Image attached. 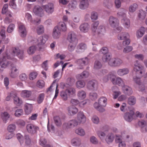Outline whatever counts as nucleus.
<instances>
[{
	"instance_id": "obj_1",
	"label": "nucleus",
	"mask_w": 147,
	"mask_h": 147,
	"mask_svg": "<svg viewBox=\"0 0 147 147\" xmlns=\"http://www.w3.org/2000/svg\"><path fill=\"white\" fill-rule=\"evenodd\" d=\"M12 53L10 55L6 54L3 56L2 61L3 62L1 66V67L5 68L10 63V62L7 60V59H11L13 57L16 55L20 59H22L24 57V51L20 50L18 47L13 48L12 49Z\"/></svg>"
},
{
	"instance_id": "obj_2",
	"label": "nucleus",
	"mask_w": 147,
	"mask_h": 147,
	"mask_svg": "<svg viewBox=\"0 0 147 147\" xmlns=\"http://www.w3.org/2000/svg\"><path fill=\"white\" fill-rule=\"evenodd\" d=\"M133 70L136 73V76L134 77V78H140L144 74L145 72L144 67L140 63L138 62V61H136L134 62L133 66Z\"/></svg>"
},
{
	"instance_id": "obj_3",
	"label": "nucleus",
	"mask_w": 147,
	"mask_h": 147,
	"mask_svg": "<svg viewBox=\"0 0 147 147\" xmlns=\"http://www.w3.org/2000/svg\"><path fill=\"white\" fill-rule=\"evenodd\" d=\"M113 76L111 74H109L107 76H105L103 78V81L106 82L110 79H111V81L114 84H117L119 86H121L122 87L124 85V82L122 79L119 77H117L115 78H113Z\"/></svg>"
},
{
	"instance_id": "obj_4",
	"label": "nucleus",
	"mask_w": 147,
	"mask_h": 147,
	"mask_svg": "<svg viewBox=\"0 0 147 147\" xmlns=\"http://www.w3.org/2000/svg\"><path fill=\"white\" fill-rule=\"evenodd\" d=\"M109 65L111 67H116L120 66L123 63L122 60L117 58H111L108 60Z\"/></svg>"
},
{
	"instance_id": "obj_5",
	"label": "nucleus",
	"mask_w": 147,
	"mask_h": 147,
	"mask_svg": "<svg viewBox=\"0 0 147 147\" xmlns=\"http://www.w3.org/2000/svg\"><path fill=\"white\" fill-rule=\"evenodd\" d=\"M78 124V123L76 120L72 119L69 121L67 123H64L63 125V127L65 129L73 128L77 126Z\"/></svg>"
},
{
	"instance_id": "obj_6",
	"label": "nucleus",
	"mask_w": 147,
	"mask_h": 147,
	"mask_svg": "<svg viewBox=\"0 0 147 147\" xmlns=\"http://www.w3.org/2000/svg\"><path fill=\"white\" fill-rule=\"evenodd\" d=\"M78 66V68L83 69L84 67L89 63L88 59L87 57L79 59L75 61Z\"/></svg>"
},
{
	"instance_id": "obj_7",
	"label": "nucleus",
	"mask_w": 147,
	"mask_h": 147,
	"mask_svg": "<svg viewBox=\"0 0 147 147\" xmlns=\"http://www.w3.org/2000/svg\"><path fill=\"white\" fill-rule=\"evenodd\" d=\"M26 129L28 133L34 134L37 133L39 128L38 126L35 124L30 123L27 125Z\"/></svg>"
},
{
	"instance_id": "obj_8",
	"label": "nucleus",
	"mask_w": 147,
	"mask_h": 147,
	"mask_svg": "<svg viewBox=\"0 0 147 147\" xmlns=\"http://www.w3.org/2000/svg\"><path fill=\"white\" fill-rule=\"evenodd\" d=\"M134 81L138 85V90L142 92H146V88L144 85L145 82H142L141 81L140 78H134Z\"/></svg>"
},
{
	"instance_id": "obj_9",
	"label": "nucleus",
	"mask_w": 147,
	"mask_h": 147,
	"mask_svg": "<svg viewBox=\"0 0 147 147\" xmlns=\"http://www.w3.org/2000/svg\"><path fill=\"white\" fill-rule=\"evenodd\" d=\"M100 52L102 53L103 54L102 58V61L104 62H107L110 58V55L107 53L108 52V48L104 47L100 49Z\"/></svg>"
},
{
	"instance_id": "obj_10",
	"label": "nucleus",
	"mask_w": 147,
	"mask_h": 147,
	"mask_svg": "<svg viewBox=\"0 0 147 147\" xmlns=\"http://www.w3.org/2000/svg\"><path fill=\"white\" fill-rule=\"evenodd\" d=\"M109 25L112 28H114L119 24V20L113 16H110L109 19Z\"/></svg>"
},
{
	"instance_id": "obj_11",
	"label": "nucleus",
	"mask_w": 147,
	"mask_h": 147,
	"mask_svg": "<svg viewBox=\"0 0 147 147\" xmlns=\"http://www.w3.org/2000/svg\"><path fill=\"white\" fill-rule=\"evenodd\" d=\"M98 84L97 82L95 80L89 81L87 85V88L90 90H96L98 88Z\"/></svg>"
},
{
	"instance_id": "obj_12",
	"label": "nucleus",
	"mask_w": 147,
	"mask_h": 147,
	"mask_svg": "<svg viewBox=\"0 0 147 147\" xmlns=\"http://www.w3.org/2000/svg\"><path fill=\"white\" fill-rule=\"evenodd\" d=\"M18 27L20 36L22 37H25L26 35L27 31L24 25L22 23H19Z\"/></svg>"
},
{
	"instance_id": "obj_13",
	"label": "nucleus",
	"mask_w": 147,
	"mask_h": 147,
	"mask_svg": "<svg viewBox=\"0 0 147 147\" xmlns=\"http://www.w3.org/2000/svg\"><path fill=\"white\" fill-rule=\"evenodd\" d=\"M67 39L70 43H77V36L73 32L71 31L68 33Z\"/></svg>"
},
{
	"instance_id": "obj_14",
	"label": "nucleus",
	"mask_w": 147,
	"mask_h": 147,
	"mask_svg": "<svg viewBox=\"0 0 147 147\" xmlns=\"http://www.w3.org/2000/svg\"><path fill=\"white\" fill-rule=\"evenodd\" d=\"M67 114L70 116L76 114L78 111L77 108L74 106H70L67 108Z\"/></svg>"
},
{
	"instance_id": "obj_15",
	"label": "nucleus",
	"mask_w": 147,
	"mask_h": 147,
	"mask_svg": "<svg viewBox=\"0 0 147 147\" xmlns=\"http://www.w3.org/2000/svg\"><path fill=\"white\" fill-rule=\"evenodd\" d=\"M77 121L79 124L84 123L86 121V117L82 112H79L77 115Z\"/></svg>"
},
{
	"instance_id": "obj_16",
	"label": "nucleus",
	"mask_w": 147,
	"mask_h": 147,
	"mask_svg": "<svg viewBox=\"0 0 147 147\" xmlns=\"http://www.w3.org/2000/svg\"><path fill=\"white\" fill-rule=\"evenodd\" d=\"M33 11L35 14L40 17L42 16L43 15L42 8L38 5H36L34 7Z\"/></svg>"
},
{
	"instance_id": "obj_17",
	"label": "nucleus",
	"mask_w": 147,
	"mask_h": 147,
	"mask_svg": "<svg viewBox=\"0 0 147 147\" xmlns=\"http://www.w3.org/2000/svg\"><path fill=\"white\" fill-rule=\"evenodd\" d=\"M43 7L49 13H51L54 11V5L52 3H49L47 5H44L43 6Z\"/></svg>"
},
{
	"instance_id": "obj_18",
	"label": "nucleus",
	"mask_w": 147,
	"mask_h": 147,
	"mask_svg": "<svg viewBox=\"0 0 147 147\" xmlns=\"http://www.w3.org/2000/svg\"><path fill=\"white\" fill-rule=\"evenodd\" d=\"M48 38V36L47 35H44L40 37L37 40V44L38 45H40L44 44Z\"/></svg>"
},
{
	"instance_id": "obj_19",
	"label": "nucleus",
	"mask_w": 147,
	"mask_h": 147,
	"mask_svg": "<svg viewBox=\"0 0 147 147\" xmlns=\"http://www.w3.org/2000/svg\"><path fill=\"white\" fill-rule=\"evenodd\" d=\"M134 114V112L132 111H130L129 112L126 113H125L124 118L127 121H131L133 119V115Z\"/></svg>"
},
{
	"instance_id": "obj_20",
	"label": "nucleus",
	"mask_w": 147,
	"mask_h": 147,
	"mask_svg": "<svg viewBox=\"0 0 147 147\" xmlns=\"http://www.w3.org/2000/svg\"><path fill=\"white\" fill-rule=\"evenodd\" d=\"M87 48L86 45L83 43H80L77 47L76 52L80 53L83 52Z\"/></svg>"
},
{
	"instance_id": "obj_21",
	"label": "nucleus",
	"mask_w": 147,
	"mask_h": 147,
	"mask_svg": "<svg viewBox=\"0 0 147 147\" xmlns=\"http://www.w3.org/2000/svg\"><path fill=\"white\" fill-rule=\"evenodd\" d=\"M25 19L27 20L28 21L32 23L39 24L40 22V20H38V21L35 20L33 21L32 20V18L31 15L28 13H26L25 16Z\"/></svg>"
},
{
	"instance_id": "obj_22",
	"label": "nucleus",
	"mask_w": 147,
	"mask_h": 147,
	"mask_svg": "<svg viewBox=\"0 0 147 147\" xmlns=\"http://www.w3.org/2000/svg\"><path fill=\"white\" fill-rule=\"evenodd\" d=\"M58 28V29L60 31L61 30L63 32H65L67 30V28L65 23L61 22H59L58 25L55 26Z\"/></svg>"
},
{
	"instance_id": "obj_23",
	"label": "nucleus",
	"mask_w": 147,
	"mask_h": 147,
	"mask_svg": "<svg viewBox=\"0 0 147 147\" xmlns=\"http://www.w3.org/2000/svg\"><path fill=\"white\" fill-rule=\"evenodd\" d=\"M129 72V70L128 68H123L118 69L117 73L118 75L122 76L128 74Z\"/></svg>"
},
{
	"instance_id": "obj_24",
	"label": "nucleus",
	"mask_w": 147,
	"mask_h": 147,
	"mask_svg": "<svg viewBox=\"0 0 147 147\" xmlns=\"http://www.w3.org/2000/svg\"><path fill=\"white\" fill-rule=\"evenodd\" d=\"M79 5L80 8L82 9H84L88 8L89 4L88 0H81Z\"/></svg>"
},
{
	"instance_id": "obj_25",
	"label": "nucleus",
	"mask_w": 147,
	"mask_h": 147,
	"mask_svg": "<svg viewBox=\"0 0 147 147\" xmlns=\"http://www.w3.org/2000/svg\"><path fill=\"white\" fill-rule=\"evenodd\" d=\"M123 90L125 93L128 95H131L133 93L132 88L130 87L125 85L123 86Z\"/></svg>"
},
{
	"instance_id": "obj_26",
	"label": "nucleus",
	"mask_w": 147,
	"mask_h": 147,
	"mask_svg": "<svg viewBox=\"0 0 147 147\" xmlns=\"http://www.w3.org/2000/svg\"><path fill=\"white\" fill-rule=\"evenodd\" d=\"M89 75V73L88 71H84L81 74L77 75L76 78L78 79H81L88 77Z\"/></svg>"
},
{
	"instance_id": "obj_27",
	"label": "nucleus",
	"mask_w": 147,
	"mask_h": 147,
	"mask_svg": "<svg viewBox=\"0 0 147 147\" xmlns=\"http://www.w3.org/2000/svg\"><path fill=\"white\" fill-rule=\"evenodd\" d=\"M33 109V107L32 104L26 103L25 105V112L27 115L30 114Z\"/></svg>"
},
{
	"instance_id": "obj_28",
	"label": "nucleus",
	"mask_w": 147,
	"mask_h": 147,
	"mask_svg": "<svg viewBox=\"0 0 147 147\" xmlns=\"http://www.w3.org/2000/svg\"><path fill=\"white\" fill-rule=\"evenodd\" d=\"M57 27H55L53 33V36L54 38H57L59 37L61 35L60 31L58 29Z\"/></svg>"
},
{
	"instance_id": "obj_29",
	"label": "nucleus",
	"mask_w": 147,
	"mask_h": 147,
	"mask_svg": "<svg viewBox=\"0 0 147 147\" xmlns=\"http://www.w3.org/2000/svg\"><path fill=\"white\" fill-rule=\"evenodd\" d=\"M129 35L128 33L126 32H121L119 33L118 36L117 38L119 40H124L129 37Z\"/></svg>"
},
{
	"instance_id": "obj_30",
	"label": "nucleus",
	"mask_w": 147,
	"mask_h": 147,
	"mask_svg": "<svg viewBox=\"0 0 147 147\" xmlns=\"http://www.w3.org/2000/svg\"><path fill=\"white\" fill-rule=\"evenodd\" d=\"M123 25L125 29H129L130 26V22L129 19L123 18L122 20Z\"/></svg>"
},
{
	"instance_id": "obj_31",
	"label": "nucleus",
	"mask_w": 147,
	"mask_h": 147,
	"mask_svg": "<svg viewBox=\"0 0 147 147\" xmlns=\"http://www.w3.org/2000/svg\"><path fill=\"white\" fill-rule=\"evenodd\" d=\"M89 28V26L88 23H84L82 24L80 26V31L83 32H87Z\"/></svg>"
},
{
	"instance_id": "obj_32",
	"label": "nucleus",
	"mask_w": 147,
	"mask_h": 147,
	"mask_svg": "<svg viewBox=\"0 0 147 147\" xmlns=\"http://www.w3.org/2000/svg\"><path fill=\"white\" fill-rule=\"evenodd\" d=\"M145 29L143 27H141L136 32V36L138 38L141 37L144 34L145 32Z\"/></svg>"
},
{
	"instance_id": "obj_33",
	"label": "nucleus",
	"mask_w": 147,
	"mask_h": 147,
	"mask_svg": "<svg viewBox=\"0 0 147 147\" xmlns=\"http://www.w3.org/2000/svg\"><path fill=\"white\" fill-rule=\"evenodd\" d=\"M107 99L105 97H102L99 99L98 102L100 106L103 107L106 106L107 104Z\"/></svg>"
},
{
	"instance_id": "obj_34",
	"label": "nucleus",
	"mask_w": 147,
	"mask_h": 147,
	"mask_svg": "<svg viewBox=\"0 0 147 147\" xmlns=\"http://www.w3.org/2000/svg\"><path fill=\"white\" fill-rule=\"evenodd\" d=\"M114 135L112 133L109 134L105 139L106 142L108 144L111 143L114 140Z\"/></svg>"
},
{
	"instance_id": "obj_35",
	"label": "nucleus",
	"mask_w": 147,
	"mask_h": 147,
	"mask_svg": "<svg viewBox=\"0 0 147 147\" xmlns=\"http://www.w3.org/2000/svg\"><path fill=\"white\" fill-rule=\"evenodd\" d=\"M77 95L79 99L83 100L86 98V93L84 90H80L78 91Z\"/></svg>"
},
{
	"instance_id": "obj_36",
	"label": "nucleus",
	"mask_w": 147,
	"mask_h": 147,
	"mask_svg": "<svg viewBox=\"0 0 147 147\" xmlns=\"http://www.w3.org/2000/svg\"><path fill=\"white\" fill-rule=\"evenodd\" d=\"M71 143L73 146H79L81 144L80 139L78 138H74L71 140Z\"/></svg>"
},
{
	"instance_id": "obj_37",
	"label": "nucleus",
	"mask_w": 147,
	"mask_h": 147,
	"mask_svg": "<svg viewBox=\"0 0 147 147\" xmlns=\"http://www.w3.org/2000/svg\"><path fill=\"white\" fill-rule=\"evenodd\" d=\"M105 32V30L104 26H100L96 31V32L94 33V34H103Z\"/></svg>"
},
{
	"instance_id": "obj_38",
	"label": "nucleus",
	"mask_w": 147,
	"mask_h": 147,
	"mask_svg": "<svg viewBox=\"0 0 147 147\" xmlns=\"http://www.w3.org/2000/svg\"><path fill=\"white\" fill-rule=\"evenodd\" d=\"M94 107L97 110L100 112H103L105 111V109L102 106H100L98 102H95L94 105Z\"/></svg>"
},
{
	"instance_id": "obj_39",
	"label": "nucleus",
	"mask_w": 147,
	"mask_h": 147,
	"mask_svg": "<svg viewBox=\"0 0 147 147\" xmlns=\"http://www.w3.org/2000/svg\"><path fill=\"white\" fill-rule=\"evenodd\" d=\"M54 120L55 123L57 127H59L61 125V119L58 116H56L54 117Z\"/></svg>"
},
{
	"instance_id": "obj_40",
	"label": "nucleus",
	"mask_w": 147,
	"mask_h": 147,
	"mask_svg": "<svg viewBox=\"0 0 147 147\" xmlns=\"http://www.w3.org/2000/svg\"><path fill=\"white\" fill-rule=\"evenodd\" d=\"M99 24L98 21L93 22L92 24L91 29L92 31L94 33L96 32V31L97 29V27Z\"/></svg>"
},
{
	"instance_id": "obj_41",
	"label": "nucleus",
	"mask_w": 147,
	"mask_h": 147,
	"mask_svg": "<svg viewBox=\"0 0 147 147\" xmlns=\"http://www.w3.org/2000/svg\"><path fill=\"white\" fill-rule=\"evenodd\" d=\"M136 98L134 96H131L128 99V102L130 105H134L136 102Z\"/></svg>"
},
{
	"instance_id": "obj_42",
	"label": "nucleus",
	"mask_w": 147,
	"mask_h": 147,
	"mask_svg": "<svg viewBox=\"0 0 147 147\" xmlns=\"http://www.w3.org/2000/svg\"><path fill=\"white\" fill-rule=\"evenodd\" d=\"M66 92L69 96H72L76 93V90L75 88H70L66 90Z\"/></svg>"
},
{
	"instance_id": "obj_43",
	"label": "nucleus",
	"mask_w": 147,
	"mask_h": 147,
	"mask_svg": "<svg viewBox=\"0 0 147 147\" xmlns=\"http://www.w3.org/2000/svg\"><path fill=\"white\" fill-rule=\"evenodd\" d=\"M31 94V92L30 91L25 90L22 91L21 93V95L24 98H27L29 97Z\"/></svg>"
},
{
	"instance_id": "obj_44",
	"label": "nucleus",
	"mask_w": 147,
	"mask_h": 147,
	"mask_svg": "<svg viewBox=\"0 0 147 147\" xmlns=\"http://www.w3.org/2000/svg\"><path fill=\"white\" fill-rule=\"evenodd\" d=\"M138 16L140 20H143L144 19L146 16L145 12L142 10H140L138 13Z\"/></svg>"
},
{
	"instance_id": "obj_45",
	"label": "nucleus",
	"mask_w": 147,
	"mask_h": 147,
	"mask_svg": "<svg viewBox=\"0 0 147 147\" xmlns=\"http://www.w3.org/2000/svg\"><path fill=\"white\" fill-rule=\"evenodd\" d=\"M14 103L17 105H20L22 104V101L17 96L16 94H14Z\"/></svg>"
},
{
	"instance_id": "obj_46",
	"label": "nucleus",
	"mask_w": 147,
	"mask_h": 147,
	"mask_svg": "<svg viewBox=\"0 0 147 147\" xmlns=\"http://www.w3.org/2000/svg\"><path fill=\"white\" fill-rule=\"evenodd\" d=\"M85 85V82L82 80L78 81L76 83V86L77 88H80L84 87Z\"/></svg>"
},
{
	"instance_id": "obj_47",
	"label": "nucleus",
	"mask_w": 147,
	"mask_h": 147,
	"mask_svg": "<svg viewBox=\"0 0 147 147\" xmlns=\"http://www.w3.org/2000/svg\"><path fill=\"white\" fill-rule=\"evenodd\" d=\"M44 28L43 26L41 25L38 26L36 28V32L38 34H42L44 32Z\"/></svg>"
},
{
	"instance_id": "obj_48",
	"label": "nucleus",
	"mask_w": 147,
	"mask_h": 147,
	"mask_svg": "<svg viewBox=\"0 0 147 147\" xmlns=\"http://www.w3.org/2000/svg\"><path fill=\"white\" fill-rule=\"evenodd\" d=\"M75 132L77 134L81 136H83L85 134L84 130L81 128L76 129L75 130Z\"/></svg>"
},
{
	"instance_id": "obj_49",
	"label": "nucleus",
	"mask_w": 147,
	"mask_h": 147,
	"mask_svg": "<svg viewBox=\"0 0 147 147\" xmlns=\"http://www.w3.org/2000/svg\"><path fill=\"white\" fill-rule=\"evenodd\" d=\"M102 66V64L99 61L96 60L95 61L94 65V69H100Z\"/></svg>"
},
{
	"instance_id": "obj_50",
	"label": "nucleus",
	"mask_w": 147,
	"mask_h": 147,
	"mask_svg": "<svg viewBox=\"0 0 147 147\" xmlns=\"http://www.w3.org/2000/svg\"><path fill=\"white\" fill-rule=\"evenodd\" d=\"M125 10L124 9H121L117 13V16L119 17H121L122 18L125 17L126 16L125 13Z\"/></svg>"
},
{
	"instance_id": "obj_51",
	"label": "nucleus",
	"mask_w": 147,
	"mask_h": 147,
	"mask_svg": "<svg viewBox=\"0 0 147 147\" xmlns=\"http://www.w3.org/2000/svg\"><path fill=\"white\" fill-rule=\"evenodd\" d=\"M138 7V5L136 3H134L131 5L129 7V11L131 13H133L136 10Z\"/></svg>"
},
{
	"instance_id": "obj_52",
	"label": "nucleus",
	"mask_w": 147,
	"mask_h": 147,
	"mask_svg": "<svg viewBox=\"0 0 147 147\" xmlns=\"http://www.w3.org/2000/svg\"><path fill=\"white\" fill-rule=\"evenodd\" d=\"M16 1V0H9V6L14 9H16L17 8V6Z\"/></svg>"
},
{
	"instance_id": "obj_53",
	"label": "nucleus",
	"mask_w": 147,
	"mask_h": 147,
	"mask_svg": "<svg viewBox=\"0 0 147 147\" xmlns=\"http://www.w3.org/2000/svg\"><path fill=\"white\" fill-rule=\"evenodd\" d=\"M36 48L35 46H32L29 47L27 50V53L29 55H32L35 52Z\"/></svg>"
},
{
	"instance_id": "obj_54",
	"label": "nucleus",
	"mask_w": 147,
	"mask_h": 147,
	"mask_svg": "<svg viewBox=\"0 0 147 147\" xmlns=\"http://www.w3.org/2000/svg\"><path fill=\"white\" fill-rule=\"evenodd\" d=\"M45 98V94L44 93H41L39 94L37 98V102L39 104H40L43 101Z\"/></svg>"
},
{
	"instance_id": "obj_55",
	"label": "nucleus",
	"mask_w": 147,
	"mask_h": 147,
	"mask_svg": "<svg viewBox=\"0 0 147 147\" xmlns=\"http://www.w3.org/2000/svg\"><path fill=\"white\" fill-rule=\"evenodd\" d=\"M2 116L3 121L6 123L7 120L9 117V115L7 112H4L2 114Z\"/></svg>"
},
{
	"instance_id": "obj_56",
	"label": "nucleus",
	"mask_w": 147,
	"mask_h": 147,
	"mask_svg": "<svg viewBox=\"0 0 147 147\" xmlns=\"http://www.w3.org/2000/svg\"><path fill=\"white\" fill-rule=\"evenodd\" d=\"M76 44V42L69 44L68 47V50L70 52H72L74 50Z\"/></svg>"
},
{
	"instance_id": "obj_57",
	"label": "nucleus",
	"mask_w": 147,
	"mask_h": 147,
	"mask_svg": "<svg viewBox=\"0 0 147 147\" xmlns=\"http://www.w3.org/2000/svg\"><path fill=\"white\" fill-rule=\"evenodd\" d=\"M36 85L38 88H41L45 86V82L42 80H38L36 83Z\"/></svg>"
},
{
	"instance_id": "obj_58",
	"label": "nucleus",
	"mask_w": 147,
	"mask_h": 147,
	"mask_svg": "<svg viewBox=\"0 0 147 147\" xmlns=\"http://www.w3.org/2000/svg\"><path fill=\"white\" fill-rule=\"evenodd\" d=\"M133 49V47L131 46H126L124 48L123 52L124 53H127L132 51Z\"/></svg>"
},
{
	"instance_id": "obj_59",
	"label": "nucleus",
	"mask_w": 147,
	"mask_h": 147,
	"mask_svg": "<svg viewBox=\"0 0 147 147\" xmlns=\"http://www.w3.org/2000/svg\"><path fill=\"white\" fill-rule=\"evenodd\" d=\"M67 93L66 92V90L65 91H62L60 93V96L64 100H66L67 99Z\"/></svg>"
},
{
	"instance_id": "obj_60",
	"label": "nucleus",
	"mask_w": 147,
	"mask_h": 147,
	"mask_svg": "<svg viewBox=\"0 0 147 147\" xmlns=\"http://www.w3.org/2000/svg\"><path fill=\"white\" fill-rule=\"evenodd\" d=\"M23 111L22 109H18L16 110L15 113V115L16 117H20L23 114Z\"/></svg>"
},
{
	"instance_id": "obj_61",
	"label": "nucleus",
	"mask_w": 147,
	"mask_h": 147,
	"mask_svg": "<svg viewBox=\"0 0 147 147\" xmlns=\"http://www.w3.org/2000/svg\"><path fill=\"white\" fill-rule=\"evenodd\" d=\"M37 75V73L36 72H32L29 75V78L30 80H33L36 78Z\"/></svg>"
},
{
	"instance_id": "obj_62",
	"label": "nucleus",
	"mask_w": 147,
	"mask_h": 147,
	"mask_svg": "<svg viewBox=\"0 0 147 147\" xmlns=\"http://www.w3.org/2000/svg\"><path fill=\"white\" fill-rule=\"evenodd\" d=\"M16 129V126L14 124L9 125L7 127V130L10 132H12Z\"/></svg>"
},
{
	"instance_id": "obj_63",
	"label": "nucleus",
	"mask_w": 147,
	"mask_h": 147,
	"mask_svg": "<svg viewBox=\"0 0 147 147\" xmlns=\"http://www.w3.org/2000/svg\"><path fill=\"white\" fill-rule=\"evenodd\" d=\"M77 3L76 1H71L69 3V8L71 7L72 8H74L76 7Z\"/></svg>"
},
{
	"instance_id": "obj_64",
	"label": "nucleus",
	"mask_w": 147,
	"mask_h": 147,
	"mask_svg": "<svg viewBox=\"0 0 147 147\" xmlns=\"http://www.w3.org/2000/svg\"><path fill=\"white\" fill-rule=\"evenodd\" d=\"M18 125L20 127H22L24 126L25 125V122L23 120H19L17 122Z\"/></svg>"
}]
</instances>
